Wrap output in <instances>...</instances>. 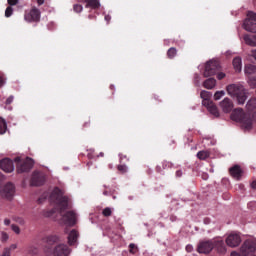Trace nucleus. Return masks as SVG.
<instances>
[{
	"label": "nucleus",
	"instance_id": "f257e3e1",
	"mask_svg": "<svg viewBox=\"0 0 256 256\" xmlns=\"http://www.w3.org/2000/svg\"><path fill=\"white\" fill-rule=\"evenodd\" d=\"M50 199L56 203L64 225L75 227V225H77V213L73 210H69L63 214V211L69 209V197L63 194V190L56 187L53 190Z\"/></svg>",
	"mask_w": 256,
	"mask_h": 256
},
{
	"label": "nucleus",
	"instance_id": "f03ea898",
	"mask_svg": "<svg viewBox=\"0 0 256 256\" xmlns=\"http://www.w3.org/2000/svg\"><path fill=\"white\" fill-rule=\"evenodd\" d=\"M226 91L231 97H235L238 105H245L247 101V91L241 84H230L227 86Z\"/></svg>",
	"mask_w": 256,
	"mask_h": 256
},
{
	"label": "nucleus",
	"instance_id": "7ed1b4c3",
	"mask_svg": "<svg viewBox=\"0 0 256 256\" xmlns=\"http://www.w3.org/2000/svg\"><path fill=\"white\" fill-rule=\"evenodd\" d=\"M232 121H236L237 123H241L244 129H251L253 127V120L251 119V115L245 113L242 108H236L231 113Z\"/></svg>",
	"mask_w": 256,
	"mask_h": 256
},
{
	"label": "nucleus",
	"instance_id": "20e7f679",
	"mask_svg": "<svg viewBox=\"0 0 256 256\" xmlns=\"http://www.w3.org/2000/svg\"><path fill=\"white\" fill-rule=\"evenodd\" d=\"M212 96L213 94H211L209 91L203 90L200 92L202 105L207 108L211 115L214 117H219V108H217V105H215V103L211 100Z\"/></svg>",
	"mask_w": 256,
	"mask_h": 256
},
{
	"label": "nucleus",
	"instance_id": "39448f33",
	"mask_svg": "<svg viewBox=\"0 0 256 256\" xmlns=\"http://www.w3.org/2000/svg\"><path fill=\"white\" fill-rule=\"evenodd\" d=\"M256 243L252 240H246L240 248V253L232 252L231 256H249V253H255Z\"/></svg>",
	"mask_w": 256,
	"mask_h": 256
},
{
	"label": "nucleus",
	"instance_id": "423d86ee",
	"mask_svg": "<svg viewBox=\"0 0 256 256\" xmlns=\"http://www.w3.org/2000/svg\"><path fill=\"white\" fill-rule=\"evenodd\" d=\"M221 71V65L218 61L210 60L206 63L203 76L204 77H213Z\"/></svg>",
	"mask_w": 256,
	"mask_h": 256
},
{
	"label": "nucleus",
	"instance_id": "0eeeda50",
	"mask_svg": "<svg viewBox=\"0 0 256 256\" xmlns=\"http://www.w3.org/2000/svg\"><path fill=\"white\" fill-rule=\"evenodd\" d=\"M225 244L223 243V240H220L218 242H215V244H213V242L211 241H206V242H201L198 245V253H211V251H213L214 247H223Z\"/></svg>",
	"mask_w": 256,
	"mask_h": 256
},
{
	"label": "nucleus",
	"instance_id": "6e6552de",
	"mask_svg": "<svg viewBox=\"0 0 256 256\" xmlns=\"http://www.w3.org/2000/svg\"><path fill=\"white\" fill-rule=\"evenodd\" d=\"M247 19L244 21V29L250 33H256V14L248 12Z\"/></svg>",
	"mask_w": 256,
	"mask_h": 256
},
{
	"label": "nucleus",
	"instance_id": "1a4fd4ad",
	"mask_svg": "<svg viewBox=\"0 0 256 256\" xmlns=\"http://www.w3.org/2000/svg\"><path fill=\"white\" fill-rule=\"evenodd\" d=\"M24 19L27 23H39L41 21V11L37 8H32L30 11L25 12Z\"/></svg>",
	"mask_w": 256,
	"mask_h": 256
},
{
	"label": "nucleus",
	"instance_id": "9d476101",
	"mask_svg": "<svg viewBox=\"0 0 256 256\" xmlns=\"http://www.w3.org/2000/svg\"><path fill=\"white\" fill-rule=\"evenodd\" d=\"M48 253L53 256H69L71 253V249L67 244H58L56 245L53 250H50Z\"/></svg>",
	"mask_w": 256,
	"mask_h": 256
},
{
	"label": "nucleus",
	"instance_id": "9b49d317",
	"mask_svg": "<svg viewBox=\"0 0 256 256\" xmlns=\"http://www.w3.org/2000/svg\"><path fill=\"white\" fill-rule=\"evenodd\" d=\"M43 243H45L46 253H49L53 250V245H57V243L61 242V238L57 235H49L42 239Z\"/></svg>",
	"mask_w": 256,
	"mask_h": 256
},
{
	"label": "nucleus",
	"instance_id": "f8f14e48",
	"mask_svg": "<svg viewBox=\"0 0 256 256\" xmlns=\"http://www.w3.org/2000/svg\"><path fill=\"white\" fill-rule=\"evenodd\" d=\"M34 164L33 159L27 157L23 162L17 164V173H29L33 169Z\"/></svg>",
	"mask_w": 256,
	"mask_h": 256
},
{
	"label": "nucleus",
	"instance_id": "ddd939ff",
	"mask_svg": "<svg viewBox=\"0 0 256 256\" xmlns=\"http://www.w3.org/2000/svg\"><path fill=\"white\" fill-rule=\"evenodd\" d=\"M32 187H41L45 185V174L40 171H34L30 180Z\"/></svg>",
	"mask_w": 256,
	"mask_h": 256
},
{
	"label": "nucleus",
	"instance_id": "4468645a",
	"mask_svg": "<svg viewBox=\"0 0 256 256\" xmlns=\"http://www.w3.org/2000/svg\"><path fill=\"white\" fill-rule=\"evenodd\" d=\"M0 195L2 197H6V199H11L13 195H15V185L13 183L8 182L4 187L2 188L0 186Z\"/></svg>",
	"mask_w": 256,
	"mask_h": 256
},
{
	"label": "nucleus",
	"instance_id": "2eb2a0df",
	"mask_svg": "<svg viewBox=\"0 0 256 256\" xmlns=\"http://www.w3.org/2000/svg\"><path fill=\"white\" fill-rule=\"evenodd\" d=\"M226 245L228 247H239L241 245V236L237 233H231L226 238Z\"/></svg>",
	"mask_w": 256,
	"mask_h": 256
},
{
	"label": "nucleus",
	"instance_id": "dca6fc26",
	"mask_svg": "<svg viewBox=\"0 0 256 256\" xmlns=\"http://www.w3.org/2000/svg\"><path fill=\"white\" fill-rule=\"evenodd\" d=\"M0 169L5 171V173H13L15 166L13 165V160L9 158H4L0 161Z\"/></svg>",
	"mask_w": 256,
	"mask_h": 256
},
{
	"label": "nucleus",
	"instance_id": "f3484780",
	"mask_svg": "<svg viewBox=\"0 0 256 256\" xmlns=\"http://www.w3.org/2000/svg\"><path fill=\"white\" fill-rule=\"evenodd\" d=\"M220 107L224 113H231L233 111V101L229 98H224L223 101L220 102Z\"/></svg>",
	"mask_w": 256,
	"mask_h": 256
},
{
	"label": "nucleus",
	"instance_id": "a211bd4d",
	"mask_svg": "<svg viewBox=\"0 0 256 256\" xmlns=\"http://www.w3.org/2000/svg\"><path fill=\"white\" fill-rule=\"evenodd\" d=\"M229 173L231 175V177H233L234 179H237V181H239V179H241V177H243V169H241V166L239 165H234L229 169Z\"/></svg>",
	"mask_w": 256,
	"mask_h": 256
},
{
	"label": "nucleus",
	"instance_id": "6ab92c4d",
	"mask_svg": "<svg viewBox=\"0 0 256 256\" xmlns=\"http://www.w3.org/2000/svg\"><path fill=\"white\" fill-rule=\"evenodd\" d=\"M79 239V231L76 229H73L69 234H68V245L72 247L73 245H77V240Z\"/></svg>",
	"mask_w": 256,
	"mask_h": 256
},
{
	"label": "nucleus",
	"instance_id": "aec40b11",
	"mask_svg": "<svg viewBox=\"0 0 256 256\" xmlns=\"http://www.w3.org/2000/svg\"><path fill=\"white\" fill-rule=\"evenodd\" d=\"M81 3H86V9H99L101 7L99 0H81Z\"/></svg>",
	"mask_w": 256,
	"mask_h": 256
},
{
	"label": "nucleus",
	"instance_id": "412c9836",
	"mask_svg": "<svg viewBox=\"0 0 256 256\" xmlns=\"http://www.w3.org/2000/svg\"><path fill=\"white\" fill-rule=\"evenodd\" d=\"M243 40L246 43V45H249L250 47H256V34L255 35L245 34L243 36Z\"/></svg>",
	"mask_w": 256,
	"mask_h": 256
},
{
	"label": "nucleus",
	"instance_id": "4be33fe9",
	"mask_svg": "<svg viewBox=\"0 0 256 256\" xmlns=\"http://www.w3.org/2000/svg\"><path fill=\"white\" fill-rule=\"evenodd\" d=\"M171 167H173V164L169 161H163L162 162V166L158 165L156 167V172L157 173H163V171H165V169H171Z\"/></svg>",
	"mask_w": 256,
	"mask_h": 256
},
{
	"label": "nucleus",
	"instance_id": "5701e85b",
	"mask_svg": "<svg viewBox=\"0 0 256 256\" xmlns=\"http://www.w3.org/2000/svg\"><path fill=\"white\" fill-rule=\"evenodd\" d=\"M217 85V80L215 78H208L203 82V87L205 89H213Z\"/></svg>",
	"mask_w": 256,
	"mask_h": 256
},
{
	"label": "nucleus",
	"instance_id": "b1692460",
	"mask_svg": "<svg viewBox=\"0 0 256 256\" xmlns=\"http://www.w3.org/2000/svg\"><path fill=\"white\" fill-rule=\"evenodd\" d=\"M246 109L250 113H255L256 112V98H251L247 104H246Z\"/></svg>",
	"mask_w": 256,
	"mask_h": 256
},
{
	"label": "nucleus",
	"instance_id": "393cba45",
	"mask_svg": "<svg viewBox=\"0 0 256 256\" xmlns=\"http://www.w3.org/2000/svg\"><path fill=\"white\" fill-rule=\"evenodd\" d=\"M245 74L246 75H253L254 73H256V66L253 64H247L245 66Z\"/></svg>",
	"mask_w": 256,
	"mask_h": 256
},
{
	"label": "nucleus",
	"instance_id": "a878e982",
	"mask_svg": "<svg viewBox=\"0 0 256 256\" xmlns=\"http://www.w3.org/2000/svg\"><path fill=\"white\" fill-rule=\"evenodd\" d=\"M210 153H209V151H199L198 153H197V157H198V159H200L201 161H205V159H209V157H210Z\"/></svg>",
	"mask_w": 256,
	"mask_h": 256
},
{
	"label": "nucleus",
	"instance_id": "bb28decb",
	"mask_svg": "<svg viewBox=\"0 0 256 256\" xmlns=\"http://www.w3.org/2000/svg\"><path fill=\"white\" fill-rule=\"evenodd\" d=\"M233 67L235 69V71H241V58L240 57H236L233 59Z\"/></svg>",
	"mask_w": 256,
	"mask_h": 256
},
{
	"label": "nucleus",
	"instance_id": "cd10ccee",
	"mask_svg": "<svg viewBox=\"0 0 256 256\" xmlns=\"http://www.w3.org/2000/svg\"><path fill=\"white\" fill-rule=\"evenodd\" d=\"M176 56H177V48L171 47V48L167 51V57H168V59H175Z\"/></svg>",
	"mask_w": 256,
	"mask_h": 256
},
{
	"label": "nucleus",
	"instance_id": "c85d7f7f",
	"mask_svg": "<svg viewBox=\"0 0 256 256\" xmlns=\"http://www.w3.org/2000/svg\"><path fill=\"white\" fill-rule=\"evenodd\" d=\"M7 131V123L0 117V135L5 134Z\"/></svg>",
	"mask_w": 256,
	"mask_h": 256
},
{
	"label": "nucleus",
	"instance_id": "c756f323",
	"mask_svg": "<svg viewBox=\"0 0 256 256\" xmlns=\"http://www.w3.org/2000/svg\"><path fill=\"white\" fill-rule=\"evenodd\" d=\"M102 215L103 217H111V215H113V210H111L109 207H106L103 209Z\"/></svg>",
	"mask_w": 256,
	"mask_h": 256
},
{
	"label": "nucleus",
	"instance_id": "7c9ffc66",
	"mask_svg": "<svg viewBox=\"0 0 256 256\" xmlns=\"http://www.w3.org/2000/svg\"><path fill=\"white\" fill-rule=\"evenodd\" d=\"M225 96V91H217L214 94V99L215 101H219V99H221V97Z\"/></svg>",
	"mask_w": 256,
	"mask_h": 256
},
{
	"label": "nucleus",
	"instance_id": "2f4dec72",
	"mask_svg": "<svg viewBox=\"0 0 256 256\" xmlns=\"http://www.w3.org/2000/svg\"><path fill=\"white\" fill-rule=\"evenodd\" d=\"M248 83H249V85L252 89H255V87H256V76L250 77Z\"/></svg>",
	"mask_w": 256,
	"mask_h": 256
},
{
	"label": "nucleus",
	"instance_id": "473e14b6",
	"mask_svg": "<svg viewBox=\"0 0 256 256\" xmlns=\"http://www.w3.org/2000/svg\"><path fill=\"white\" fill-rule=\"evenodd\" d=\"M117 170L119 171V173H121L123 175V174L127 173V166L120 164L117 166Z\"/></svg>",
	"mask_w": 256,
	"mask_h": 256
},
{
	"label": "nucleus",
	"instance_id": "72a5a7b5",
	"mask_svg": "<svg viewBox=\"0 0 256 256\" xmlns=\"http://www.w3.org/2000/svg\"><path fill=\"white\" fill-rule=\"evenodd\" d=\"M11 15H13V7L8 6L5 10V17L9 18L11 17Z\"/></svg>",
	"mask_w": 256,
	"mask_h": 256
},
{
	"label": "nucleus",
	"instance_id": "f704fd0d",
	"mask_svg": "<svg viewBox=\"0 0 256 256\" xmlns=\"http://www.w3.org/2000/svg\"><path fill=\"white\" fill-rule=\"evenodd\" d=\"M73 9H74L75 13H81V11H83V5L74 4Z\"/></svg>",
	"mask_w": 256,
	"mask_h": 256
},
{
	"label": "nucleus",
	"instance_id": "c9c22d12",
	"mask_svg": "<svg viewBox=\"0 0 256 256\" xmlns=\"http://www.w3.org/2000/svg\"><path fill=\"white\" fill-rule=\"evenodd\" d=\"M7 78H5V74H3V72H0V89L1 87H3V85H5V81Z\"/></svg>",
	"mask_w": 256,
	"mask_h": 256
},
{
	"label": "nucleus",
	"instance_id": "e433bc0d",
	"mask_svg": "<svg viewBox=\"0 0 256 256\" xmlns=\"http://www.w3.org/2000/svg\"><path fill=\"white\" fill-rule=\"evenodd\" d=\"M11 229L12 231H14V233H16V235H19V233H21V229L19 228V226L12 224L11 225Z\"/></svg>",
	"mask_w": 256,
	"mask_h": 256
},
{
	"label": "nucleus",
	"instance_id": "4c0bfd02",
	"mask_svg": "<svg viewBox=\"0 0 256 256\" xmlns=\"http://www.w3.org/2000/svg\"><path fill=\"white\" fill-rule=\"evenodd\" d=\"M9 7H13L19 3V0H7Z\"/></svg>",
	"mask_w": 256,
	"mask_h": 256
},
{
	"label": "nucleus",
	"instance_id": "58836bf2",
	"mask_svg": "<svg viewBox=\"0 0 256 256\" xmlns=\"http://www.w3.org/2000/svg\"><path fill=\"white\" fill-rule=\"evenodd\" d=\"M7 239H9V235L5 232H2V235H1V241L3 243H5V241H7Z\"/></svg>",
	"mask_w": 256,
	"mask_h": 256
},
{
	"label": "nucleus",
	"instance_id": "ea45409f",
	"mask_svg": "<svg viewBox=\"0 0 256 256\" xmlns=\"http://www.w3.org/2000/svg\"><path fill=\"white\" fill-rule=\"evenodd\" d=\"M1 256H11V252L9 248H5Z\"/></svg>",
	"mask_w": 256,
	"mask_h": 256
},
{
	"label": "nucleus",
	"instance_id": "a19ab883",
	"mask_svg": "<svg viewBox=\"0 0 256 256\" xmlns=\"http://www.w3.org/2000/svg\"><path fill=\"white\" fill-rule=\"evenodd\" d=\"M13 99H15L13 96H9L6 99V105H11L13 103Z\"/></svg>",
	"mask_w": 256,
	"mask_h": 256
},
{
	"label": "nucleus",
	"instance_id": "79ce46f5",
	"mask_svg": "<svg viewBox=\"0 0 256 256\" xmlns=\"http://www.w3.org/2000/svg\"><path fill=\"white\" fill-rule=\"evenodd\" d=\"M217 79H219V81H221V79H225V73H223V72H218V74H217Z\"/></svg>",
	"mask_w": 256,
	"mask_h": 256
},
{
	"label": "nucleus",
	"instance_id": "37998d69",
	"mask_svg": "<svg viewBox=\"0 0 256 256\" xmlns=\"http://www.w3.org/2000/svg\"><path fill=\"white\" fill-rule=\"evenodd\" d=\"M136 247H137V246H135V244H133V243L130 244V245H129L130 253L135 254V251H133V250L136 249Z\"/></svg>",
	"mask_w": 256,
	"mask_h": 256
},
{
	"label": "nucleus",
	"instance_id": "c03bdc74",
	"mask_svg": "<svg viewBox=\"0 0 256 256\" xmlns=\"http://www.w3.org/2000/svg\"><path fill=\"white\" fill-rule=\"evenodd\" d=\"M176 177H183V170H177L175 173Z\"/></svg>",
	"mask_w": 256,
	"mask_h": 256
},
{
	"label": "nucleus",
	"instance_id": "a18cd8bd",
	"mask_svg": "<svg viewBox=\"0 0 256 256\" xmlns=\"http://www.w3.org/2000/svg\"><path fill=\"white\" fill-rule=\"evenodd\" d=\"M186 251H187V253H191V251H193V246L192 245H187L186 246Z\"/></svg>",
	"mask_w": 256,
	"mask_h": 256
},
{
	"label": "nucleus",
	"instance_id": "49530a36",
	"mask_svg": "<svg viewBox=\"0 0 256 256\" xmlns=\"http://www.w3.org/2000/svg\"><path fill=\"white\" fill-rule=\"evenodd\" d=\"M4 225L8 227V225H11V220L9 218L4 219Z\"/></svg>",
	"mask_w": 256,
	"mask_h": 256
},
{
	"label": "nucleus",
	"instance_id": "de8ad7c7",
	"mask_svg": "<svg viewBox=\"0 0 256 256\" xmlns=\"http://www.w3.org/2000/svg\"><path fill=\"white\" fill-rule=\"evenodd\" d=\"M8 249H10V252L15 251V249H17V244L10 245V247Z\"/></svg>",
	"mask_w": 256,
	"mask_h": 256
},
{
	"label": "nucleus",
	"instance_id": "09e8293b",
	"mask_svg": "<svg viewBox=\"0 0 256 256\" xmlns=\"http://www.w3.org/2000/svg\"><path fill=\"white\" fill-rule=\"evenodd\" d=\"M91 125V120H88L87 122H85L84 124H83V127L84 128H87V127H89Z\"/></svg>",
	"mask_w": 256,
	"mask_h": 256
},
{
	"label": "nucleus",
	"instance_id": "8fccbe9b",
	"mask_svg": "<svg viewBox=\"0 0 256 256\" xmlns=\"http://www.w3.org/2000/svg\"><path fill=\"white\" fill-rule=\"evenodd\" d=\"M17 223H20V225H25V220H23V218H19Z\"/></svg>",
	"mask_w": 256,
	"mask_h": 256
},
{
	"label": "nucleus",
	"instance_id": "3c124183",
	"mask_svg": "<svg viewBox=\"0 0 256 256\" xmlns=\"http://www.w3.org/2000/svg\"><path fill=\"white\" fill-rule=\"evenodd\" d=\"M119 157H120V161H123V159H127V156L123 154H119Z\"/></svg>",
	"mask_w": 256,
	"mask_h": 256
},
{
	"label": "nucleus",
	"instance_id": "603ef678",
	"mask_svg": "<svg viewBox=\"0 0 256 256\" xmlns=\"http://www.w3.org/2000/svg\"><path fill=\"white\" fill-rule=\"evenodd\" d=\"M251 187H252V189H256V180H254V181L251 183Z\"/></svg>",
	"mask_w": 256,
	"mask_h": 256
},
{
	"label": "nucleus",
	"instance_id": "864d4df0",
	"mask_svg": "<svg viewBox=\"0 0 256 256\" xmlns=\"http://www.w3.org/2000/svg\"><path fill=\"white\" fill-rule=\"evenodd\" d=\"M105 21H107V23H109V21H111V17L109 15L105 16Z\"/></svg>",
	"mask_w": 256,
	"mask_h": 256
},
{
	"label": "nucleus",
	"instance_id": "5fc2aeb1",
	"mask_svg": "<svg viewBox=\"0 0 256 256\" xmlns=\"http://www.w3.org/2000/svg\"><path fill=\"white\" fill-rule=\"evenodd\" d=\"M38 5H43V3H45V0H36Z\"/></svg>",
	"mask_w": 256,
	"mask_h": 256
},
{
	"label": "nucleus",
	"instance_id": "6e6d98bb",
	"mask_svg": "<svg viewBox=\"0 0 256 256\" xmlns=\"http://www.w3.org/2000/svg\"><path fill=\"white\" fill-rule=\"evenodd\" d=\"M252 57H254V59L256 60V49L252 50Z\"/></svg>",
	"mask_w": 256,
	"mask_h": 256
},
{
	"label": "nucleus",
	"instance_id": "4d7b16f0",
	"mask_svg": "<svg viewBox=\"0 0 256 256\" xmlns=\"http://www.w3.org/2000/svg\"><path fill=\"white\" fill-rule=\"evenodd\" d=\"M3 179H5V176L2 175V173L0 172V180H3Z\"/></svg>",
	"mask_w": 256,
	"mask_h": 256
},
{
	"label": "nucleus",
	"instance_id": "13d9d810",
	"mask_svg": "<svg viewBox=\"0 0 256 256\" xmlns=\"http://www.w3.org/2000/svg\"><path fill=\"white\" fill-rule=\"evenodd\" d=\"M103 195H109V192L107 191V190H105L104 192H103Z\"/></svg>",
	"mask_w": 256,
	"mask_h": 256
},
{
	"label": "nucleus",
	"instance_id": "bf43d9fd",
	"mask_svg": "<svg viewBox=\"0 0 256 256\" xmlns=\"http://www.w3.org/2000/svg\"><path fill=\"white\" fill-rule=\"evenodd\" d=\"M53 213H55V210H51V214L53 215Z\"/></svg>",
	"mask_w": 256,
	"mask_h": 256
},
{
	"label": "nucleus",
	"instance_id": "052dcab7",
	"mask_svg": "<svg viewBox=\"0 0 256 256\" xmlns=\"http://www.w3.org/2000/svg\"><path fill=\"white\" fill-rule=\"evenodd\" d=\"M113 87H114V86H113V85H111V86H110V89H113Z\"/></svg>",
	"mask_w": 256,
	"mask_h": 256
},
{
	"label": "nucleus",
	"instance_id": "680f3d73",
	"mask_svg": "<svg viewBox=\"0 0 256 256\" xmlns=\"http://www.w3.org/2000/svg\"><path fill=\"white\" fill-rule=\"evenodd\" d=\"M16 161H19V158H16Z\"/></svg>",
	"mask_w": 256,
	"mask_h": 256
}]
</instances>
